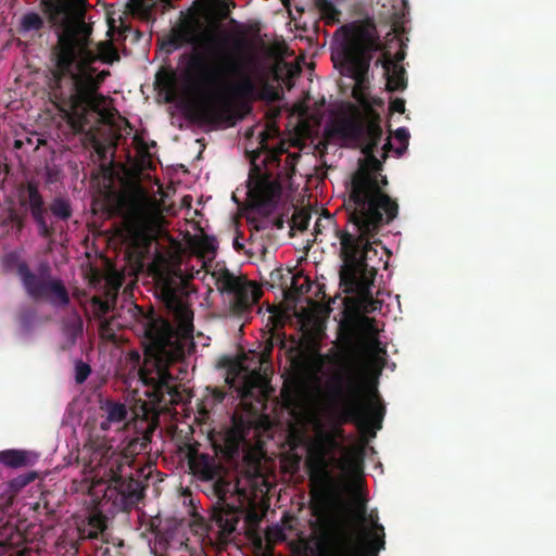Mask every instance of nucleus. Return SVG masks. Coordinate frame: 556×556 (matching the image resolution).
I'll list each match as a JSON object with an SVG mask.
<instances>
[{
  "label": "nucleus",
  "instance_id": "6",
  "mask_svg": "<svg viewBox=\"0 0 556 556\" xmlns=\"http://www.w3.org/2000/svg\"><path fill=\"white\" fill-rule=\"evenodd\" d=\"M340 242L339 256L342 265L339 270L340 285L346 293L355 294L357 306L364 313H374L381 309L382 302L374 299L372 286L377 276V268L369 265L371 253L378 252L374 244L381 243L377 236H361L350 233V230H336Z\"/></svg>",
  "mask_w": 556,
  "mask_h": 556
},
{
  "label": "nucleus",
  "instance_id": "2",
  "mask_svg": "<svg viewBox=\"0 0 556 556\" xmlns=\"http://www.w3.org/2000/svg\"><path fill=\"white\" fill-rule=\"evenodd\" d=\"M332 137L352 141L362 148L365 155L361 168L352 177L349 199L345 202L350 233L377 236L399 215L397 201L384 190L387 176L382 175L381 161L375 150L382 139L381 118L371 112L366 117L341 116L327 127Z\"/></svg>",
  "mask_w": 556,
  "mask_h": 556
},
{
  "label": "nucleus",
  "instance_id": "53",
  "mask_svg": "<svg viewBox=\"0 0 556 556\" xmlns=\"http://www.w3.org/2000/svg\"><path fill=\"white\" fill-rule=\"evenodd\" d=\"M205 41L206 42H212V38L211 37L210 38H205Z\"/></svg>",
  "mask_w": 556,
  "mask_h": 556
},
{
  "label": "nucleus",
  "instance_id": "50",
  "mask_svg": "<svg viewBox=\"0 0 556 556\" xmlns=\"http://www.w3.org/2000/svg\"><path fill=\"white\" fill-rule=\"evenodd\" d=\"M223 4H224L226 8L235 7V2H233V0H224V1H223Z\"/></svg>",
  "mask_w": 556,
  "mask_h": 556
},
{
  "label": "nucleus",
  "instance_id": "52",
  "mask_svg": "<svg viewBox=\"0 0 556 556\" xmlns=\"http://www.w3.org/2000/svg\"><path fill=\"white\" fill-rule=\"evenodd\" d=\"M230 24L235 25L236 27H240L238 22L236 20H233V18L230 20Z\"/></svg>",
  "mask_w": 556,
  "mask_h": 556
},
{
  "label": "nucleus",
  "instance_id": "11",
  "mask_svg": "<svg viewBox=\"0 0 556 556\" xmlns=\"http://www.w3.org/2000/svg\"><path fill=\"white\" fill-rule=\"evenodd\" d=\"M213 493L217 497L216 504L212 507L211 518L224 534H231L240 520L242 509L241 503H230L228 500L235 497L240 501L241 492L237 483L225 478L214 479ZM242 492V496H244Z\"/></svg>",
  "mask_w": 556,
  "mask_h": 556
},
{
  "label": "nucleus",
  "instance_id": "24",
  "mask_svg": "<svg viewBox=\"0 0 556 556\" xmlns=\"http://www.w3.org/2000/svg\"><path fill=\"white\" fill-rule=\"evenodd\" d=\"M0 463L9 468H21L29 464V453L22 450H4L0 452Z\"/></svg>",
  "mask_w": 556,
  "mask_h": 556
},
{
  "label": "nucleus",
  "instance_id": "5",
  "mask_svg": "<svg viewBox=\"0 0 556 556\" xmlns=\"http://www.w3.org/2000/svg\"><path fill=\"white\" fill-rule=\"evenodd\" d=\"M378 331L376 319L366 315L354 321L340 323L332 357L339 371L330 382V392L339 404L342 419L355 424L362 433L371 437H376V431L382 427L386 407L380 399L365 395L358 367L363 348L361 333L369 338Z\"/></svg>",
  "mask_w": 556,
  "mask_h": 556
},
{
  "label": "nucleus",
  "instance_id": "30",
  "mask_svg": "<svg viewBox=\"0 0 556 556\" xmlns=\"http://www.w3.org/2000/svg\"><path fill=\"white\" fill-rule=\"evenodd\" d=\"M154 0H129L128 9L137 15L146 17L150 14Z\"/></svg>",
  "mask_w": 556,
  "mask_h": 556
},
{
  "label": "nucleus",
  "instance_id": "45",
  "mask_svg": "<svg viewBox=\"0 0 556 556\" xmlns=\"http://www.w3.org/2000/svg\"><path fill=\"white\" fill-rule=\"evenodd\" d=\"M233 249L237 251V252H241L244 250V245L243 243L240 241V236H237L233 240Z\"/></svg>",
  "mask_w": 556,
  "mask_h": 556
},
{
  "label": "nucleus",
  "instance_id": "49",
  "mask_svg": "<svg viewBox=\"0 0 556 556\" xmlns=\"http://www.w3.org/2000/svg\"><path fill=\"white\" fill-rule=\"evenodd\" d=\"M274 226H276L278 229L283 228V219L282 218H276Z\"/></svg>",
  "mask_w": 556,
  "mask_h": 556
},
{
  "label": "nucleus",
  "instance_id": "7",
  "mask_svg": "<svg viewBox=\"0 0 556 556\" xmlns=\"http://www.w3.org/2000/svg\"><path fill=\"white\" fill-rule=\"evenodd\" d=\"M131 459L117 452L105 440H91L90 455L86 467L97 476H102L111 481L104 496L113 501L116 508L129 510L144 496V484L140 480L141 473H125L124 468L130 465Z\"/></svg>",
  "mask_w": 556,
  "mask_h": 556
},
{
  "label": "nucleus",
  "instance_id": "26",
  "mask_svg": "<svg viewBox=\"0 0 556 556\" xmlns=\"http://www.w3.org/2000/svg\"><path fill=\"white\" fill-rule=\"evenodd\" d=\"M49 210L52 215L61 220H67L72 216V207L68 200L64 198H55L50 203Z\"/></svg>",
  "mask_w": 556,
  "mask_h": 556
},
{
  "label": "nucleus",
  "instance_id": "27",
  "mask_svg": "<svg viewBox=\"0 0 556 556\" xmlns=\"http://www.w3.org/2000/svg\"><path fill=\"white\" fill-rule=\"evenodd\" d=\"M45 26L43 18L35 12H28L23 15L21 29L23 31L40 30Z\"/></svg>",
  "mask_w": 556,
  "mask_h": 556
},
{
  "label": "nucleus",
  "instance_id": "43",
  "mask_svg": "<svg viewBox=\"0 0 556 556\" xmlns=\"http://www.w3.org/2000/svg\"><path fill=\"white\" fill-rule=\"evenodd\" d=\"M110 52H111V55H106L103 58V61L106 62V63H112L116 60H118V54H117V51L114 49V48H110Z\"/></svg>",
  "mask_w": 556,
  "mask_h": 556
},
{
  "label": "nucleus",
  "instance_id": "31",
  "mask_svg": "<svg viewBox=\"0 0 556 556\" xmlns=\"http://www.w3.org/2000/svg\"><path fill=\"white\" fill-rule=\"evenodd\" d=\"M38 473L36 471H29L23 475H20L11 480V488L15 491H20L26 485H28L30 482H33L35 479H37Z\"/></svg>",
  "mask_w": 556,
  "mask_h": 556
},
{
  "label": "nucleus",
  "instance_id": "15",
  "mask_svg": "<svg viewBox=\"0 0 556 556\" xmlns=\"http://www.w3.org/2000/svg\"><path fill=\"white\" fill-rule=\"evenodd\" d=\"M18 202L22 207L30 212L37 225L39 236L45 239H50L55 230L46 219L48 211L45 206L43 197L39 191L38 182L30 180L21 185L18 188Z\"/></svg>",
  "mask_w": 556,
  "mask_h": 556
},
{
  "label": "nucleus",
  "instance_id": "38",
  "mask_svg": "<svg viewBox=\"0 0 556 556\" xmlns=\"http://www.w3.org/2000/svg\"><path fill=\"white\" fill-rule=\"evenodd\" d=\"M285 153L283 147H279L278 149H274L268 151L264 162L269 164H276L279 166L280 163V156Z\"/></svg>",
  "mask_w": 556,
  "mask_h": 556
},
{
  "label": "nucleus",
  "instance_id": "46",
  "mask_svg": "<svg viewBox=\"0 0 556 556\" xmlns=\"http://www.w3.org/2000/svg\"><path fill=\"white\" fill-rule=\"evenodd\" d=\"M382 149H383L382 157L386 159L387 157V153L392 150V143H391L390 139L387 140V142L384 143Z\"/></svg>",
  "mask_w": 556,
  "mask_h": 556
},
{
  "label": "nucleus",
  "instance_id": "22",
  "mask_svg": "<svg viewBox=\"0 0 556 556\" xmlns=\"http://www.w3.org/2000/svg\"><path fill=\"white\" fill-rule=\"evenodd\" d=\"M190 464L194 471L202 480H214L218 476L219 466L216 459L208 454H200L190 459Z\"/></svg>",
  "mask_w": 556,
  "mask_h": 556
},
{
  "label": "nucleus",
  "instance_id": "34",
  "mask_svg": "<svg viewBox=\"0 0 556 556\" xmlns=\"http://www.w3.org/2000/svg\"><path fill=\"white\" fill-rule=\"evenodd\" d=\"M242 366L237 363L232 362L228 368L227 376L225 378V382L230 387H235L236 378L241 374Z\"/></svg>",
  "mask_w": 556,
  "mask_h": 556
},
{
  "label": "nucleus",
  "instance_id": "18",
  "mask_svg": "<svg viewBox=\"0 0 556 556\" xmlns=\"http://www.w3.org/2000/svg\"><path fill=\"white\" fill-rule=\"evenodd\" d=\"M251 235H250V249L251 255H258L265 258L269 248H274L276 243V236L274 227L269 226L267 220H249Z\"/></svg>",
  "mask_w": 556,
  "mask_h": 556
},
{
  "label": "nucleus",
  "instance_id": "9",
  "mask_svg": "<svg viewBox=\"0 0 556 556\" xmlns=\"http://www.w3.org/2000/svg\"><path fill=\"white\" fill-rule=\"evenodd\" d=\"M377 49V42L365 29L357 28L345 36L341 49L332 53V61L340 63L343 72L362 85L367 78L371 51Z\"/></svg>",
  "mask_w": 556,
  "mask_h": 556
},
{
  "label": "nucleus",
  "instance_id": "51",
  "mask_svg": "<svg viewBox=\"0 0 556 556\" xmlns=\"http://www.w3.org/2000/svg\"><path fill=\"white\" fill-rule=\"evenodd\" d=\"M162 3H164L165 5H170L172 4V0H160Z\"/></svg>",
  "mask_w": 556,
  "mask_h": 556
},
{
  "label": "nucleus",
  "instance_id": "3",
  "mask_svg": "<svg viewBox=\"0 0 556 556\" xmlns=\"http://www.w3.org/2000/svg\"><path fill=\"white\" fill-rule=\"evenodd\" d=\"M185 283L180 269L161 273L156 278V296L177 323V328L153 311L143 315L147 344L139 377L148 387L144 394L154 404L174 392L169 366L185 357L186 341L193 337V312L182 299Z\"/></svg>",
  "mask_w": 556,
  "mask_h": 556
},
{
  "label": "nucleus",
  "instance_id": "28",
  "mask_svg": "<svg viewBox=\"0 0 556 556\" xmlns=\"http://www.w3.org/2000/svg\"><path fill=\"white\" fill-rule=\"evenodd\" d=\"M106 529V521L102 515H93L88 520V530L86 536L97 539Z\"/></svg>",
  "mask_w": 556,
  "mask_h": 556
},
{
  "label": "nucleus",
  "instance_id": "16",
  "mask_svg": "<svg viewBox=\"0 0 556 556\" xmlns=\"http://www.w3.org/2000/svg\"><path fill=\"white\" fill-rule=\"evenodd\" d=\"M119 205L125 218L140 230L150 229L156 220V213L150 200L140 190L122 197Z\"/></svg>",
  "mask_w": 556,
  "mask_h": 556
},
{
  "label": "nucleus",
  "instance_id": "29",
  "mask_svg": "<svg viewBox=\"0 0 556 556\" xmlns=\"http://www.w3.org/2000/svg\"><path fill=\"white\" fill-rule=\"evenodd\" d=\"M311 220V213L307 210H295L291 217V228L299 231L307 229Z\"/></svg>",
  "mask_w": 556,
  "mask_h": 556
},
{
  "label": "nucleus",
  "instance_id": "4",
  "mask_svg": "<svg viewBox=\"0 0 556 556\" xmlns=\"http://www.w3.org/2000/svg\"><path fill=\"white\" fill-rule=\"evenodd\" d=\"M97 59L89 39L74 31L60 34L51 48L50 93L60 111L71 114L74 127L84 128L88 113L99 112L104 102L98 90L111 73H96L92 64Z\"/></svg>",
  "mask_w": 556,
  "mask_h": 556
},
{
  "label": "nucleus",
  "instance_id": "54",
  "mask_svg": "<svg viewBox=\"0 0 556 556\" xmlns=\"http://www.w3.org/2000/svg\"><path fill=\"white\" fill-rule=\"evenodd\" d=\"M20 144H21V142H20V141H15V146H16L17 148L20 147Z\"/></svg>",
  "mask_w": 556,
  "mask_h": 556
},
{
  "label": "nucleus",
  "instance_id": "39",
  "mask_svg": "<svg viewBox=\"0 0 556 556\" xmlns=\"http://www.w3.org/2000/svg\"><path fill=\"white\" fill-rule=\"evenodd\" d=\"M318 8L321 11V13L326 15H331L338 13L333 3L330 0H318L317 1Z\"/></svg>",
  "mask_w": 556,
  "mask_h": 556
},
{
  "label": "nucleus",
  "instance_id": "13",
  "mask_svg": "<svg viewBox=\"0 0 556 556\" xmlns=\"http://www.w3.org/2000/svg\"><path fill=\"white\" fill-rule=\"evenodd\" d=\"M214 276L217 290L231 295L229 308L233 315L242 316L248 313L262 295L261 290L253 283L235 276L226 268Z\"/></svg>",
  "mask_w": 556,
  "mask_h": 556
},
{
  "label": "nucleus",
  "instance_id": "47",
  "mask_svg": "<svg viewBox=\"0 0 556 556\" xmlns=\"http://www.w3.org/2000/svg\"><path fill=\"white\" fill-rule=\"evenodd\" d=\"M129 357L131 361H134L136 364H139L140 362V354L136 351H132L129 353Z\"/></svg>",
  "mask_w": 556,
  "mask_h": 556
},
{
  "label": "nucleus",
  "instance_id": "44",
  "mask_svg": "<svg viewBox=\"0 0 556 556\" xmlns=\"http://www.w3.org/2000/svg\"><path fill=\"white\" fill-rule=\"evenodd\" d=\"M11 220L14 222L17 225L18 229H22L23 227V219L20 217L15 212H12L10 214Z\"/></svg>",
  "mask_w": 556,
  "mask_h": 556
},
{
  "label": "nucleus",
  "instance_id": "37",
  "mask_svg": "<svg viewBox=\"0 0 556 556\" xmlns=\"http://www.w3.org/2000/svg\"><path fill=\"white\" fill-rule=\"evenodd\" d=\"M205 394L213 399L216 403L222 404L226 397V391L218 387H206Z\"/></svg>",
  "mask_w": 556,
  "mask_h": 556
},
{
  "label": "nucleus",
  "instance_id": "1",
  "mask_svg": "<svg viewBox=\"0 0 556 556\" xmlns=\"http://www.w3.org/2000/svg\"><path fill=\"white\" fill-rule=\"evenodd\" d=\"M199 27L198 20L182 21L170 29L163 47L167 52H172L191 45L192 50L184 52L178 60V64L184 66L186 81L194 89L223 85L230 94L198 105L193 110V118L211 126L233 127L251 113V101L257 97L274 99L276 92L271 91L270 96L265 91L258 93L251 76L252 70L256 67V61L247 52L249 42L243 36L232 38L236 53L225 54L215 62L200 50L203 46L198 34Z\"/></svg>",
  "mask_w": 556,
  "mask_h": 556
},
{
  "label": "nucleus",
  "instance_id": "17",
  "mask_svg": "<svg viewBox=\"0 0 556 556\" xmlns=\"http://www.w3.org/2000/svg\"><path fill=\"white\" fill-rule=\"evenodd\" d=\"M250 424L242 417L233 416L231 426L219 433L222 443H214L223 456L228 460H233L240 455L241 445L245 442L250 432Z\"/></svg>",
  "mask_w": 556,
  "mask_h": 556
},
{
  "label": "nucleus",
  "instance_id": "32",
  "mask_svg": "<svg viewBox=\"0 0 556 556\" xmlns=\"http://www.w3.org/2000/svg\"><path fill=\"white\" fill-rule=\"evenodd\" d=\"M90 374L91 367L87 363L83 361H77L75 363V381L78 384L84 383L88 379Z\"/></svg>",
  "mask_w": 556,
  "mask_h": 556
},
{
  "label": "nucleus",
  "instance_id": "19",
  "mask_svg": "<svg viewBox=\"0 0 556 556\" xmlns=\"http://www.w3.org/2000/svg\"><path fill=\"white\" fill-rule=\"evenodd\" d=\"M404 59L403 53L396 54V61L390 58L380 61L384 70V76L387 78V89L389 91H403L407 87V79L405 77V68L399 64Z\"/></svg>",
  "mask_w": 556,
  "mask_h": 556
},
{
  "label": "nucleus",
  "instance_id": "35",
  "mask_svg": "<svg viewBox=\"0 0 556 556\" xmlns=\"http://www.w3.org/2000/svg\"><path fill=\"white\" fill-rule=\"evenodd\" d=\"M394 137L396 140H399L402 144V148H399L396 150V153L401 155L408 147V140H409V132L406 128L400 127L395 130Z\"/></svg>",
  "mask_w": 556,
  "mask_h": 556
},
{
  "label": "nucleus",
  "instance_id": "21",
  "mask_svg": "<svg viewBox=\"0 0 556 556\" xmlns=\"http://www.w3.org/2000/svg\"><path fill=\"white\" fill-rule=\"evenodd\" d=\"M7 538H0V556H23L26 539L14 528H8Z\"/></svg>",
  "mask_w": 556,
  "mask_h": 556
},
{
  "label": "nucleus",
  "instance_id": "40",
  "mask_svg": "<svg viewBox=\"0 0 556 556\" xmlns=\"http://www.w3.org/2000/svg\"><path fill=\"white\" fill-rule=\"evenodd\" d=\"M92 306L98 309L102 315H105L110 311V305L106 301L101 300L99 296L91 299Z\"/></svg>",
  "mask_w": 556,
  "mask_h": 556
},
{
  "label": "nucleus",
  "instance_id": "20",
  "mask_svg": "<svg viewBox=\"0 0 556 556\" xmlns=\"http://www.w3.org/2000/svg\"><path fill=\"white\" fill-rule=\"evenodd\" d=\"M102 409L105 412L106 416L100 422V431L106 432L113 426L116 427V430H119L124 427L128 415V410L125 404L108 402L105 406L102 407Z\"/></svg>",
  "mask_w": 556,
  "mask_h": 556
},
{
  "label": "nucleus",
  "instance_id": "25",
  "mask_svg": "<svg viewBox=\"0 0 556 556\" xmlns=\"http://www.w3.org/2000/svg\"><path fill=\"white\" fill-rule=\"evenodd\" d=\"M307 466L309 468L311 479L316 480L318 473L323 475L324 477H328L324 451H319L316 454H311L307 459Z\"/></svg>",
  "mask_w": 556,
  "mask_h": 556
},
{
  "label": "nucleus",
  "instance_id": "23",
  "mask_svg": "<svg viewBox=\"0 0 556 556\" xmlns=\"http://www.w3.org/2000/svg\"><path fill=\"white\" fill-rule=\"evenodd\" d=\"M40 5L52 23L65 18L72 8V0H41Z\"/></svg>",
  "mask_w": 556,
  "mask_h": 556
},
{
  "label": "nucleus",
  "instance_id": "48",
  "mask_svg": "<svg viewBox=\"0 0 556 556\" xmlns=\"http://www.w3.org/2000/svg\"><path fill=\"white\" fill-rule=\"evenodd\" d=\"M270 277H271V279H273V280H274L275 278H281V277H282V273H281V270H280V269H277V270H275V271H273V273L270 274Z\"/></svg>",
  "mask_w": 556,
  "mask_h": 556
},
{
  "label": "nucleus",
  "instance_id": "12",
  "mask_svg": "<svg viewBox=\"0 0 556 556\" xmlns=\"http://www.w3.org/2000/svg\"><path fill=\"white\" fill-rule=\"evenodd\" d=\"M17 274L31 300H46L54 307H66L70 304V294L62 280L39 276L33 273L25 263L17 266Z\"/></svg>",
  "mask_w": 556,
  "mask_h": 556
},
{
  "label": "nucleus",
  "instance_id": "36",
  "mask_svg": "<svg viewBox=\"0 0 556 556\" xmlns=\"http://www.w3.org/2000/svg\"><path fill=\"white\" fill-rule=\"evenodd\" d=\"M364 349H367L371 353L384 352V350L381 348V342L377 336L369 337L366 341L363 340L362 351Z\"/></svg>",
  "mask_w": 556,
  "mask_h": 556
},
{
  "label": "nucleus",
  "instance_id": "33",
  "mask_svg": "<svg viewBox=\"0 0 556 556\" xmlns=\"http://www.w3.org/2000/svg\"><path fill=\"white\" fill-rule=\"evenodd\" d=\"M219 405L208 395L204 394L199 406L198 412L202 416V418H208L210 414L215 409V407Z\"/></svg>",
  "mask_w": 556,
  "mask_h": 556
},
{
  "label": "nucleus",
  "instance_id": "10",
  "mask_svg": "<svg viewBox=\"0 0 556 556\" xmlns=\"http://www.w3.org/2000/svg\"><path fill=\"white\" fill-rule=\"evenodd\" d=\"M364 465L363 447L349 451L341 459V469L351 473L352 478L342 484V491L349 494V501L343 502L349 511L359 521L367 517V496L362 477Z\"/></svg>",
  "mask_w": 556,
  "mask_h": 556
},
{
  "label": "nucleus",
  "instance_id": "41",
  "mask_svg": "<svg viewBox=\"0 0 556 556\" xmlns=\"http://www.w3.org/2000/svg\"><path fill=\"white\" fill-rule=\"evenodd\" d=\"M390 110L396 113L405 112V101L402 98H395L390 102Z\"/></svg>",
  "mask_w": 556,
  "mask_h": 556
},
{
  "label": "nucleus",
  "instance_id": "14",
  "mask_svg": "<svg viewBox=\"0 0 556 556\" xmlns=\"http://www.w3.org/2000/svg\"><path fill=\"white\" fill-rule=\"evenodd\" d=\"M248 194L251 202L265 213L271 212L280 198L281 185L269 174H262L255 168L249 176Z\"/></svg>",
  "mask_w": 556,
  "mask_h": 556
},
{
  "label": "nucleus",
  "instance_id": "8",
  "mask_svg": "<svg viewBox=\"0 0 556 556\" xmlns=\"http://www.w3.org/2000/svg\"><path fill=\"white\" fill-rule=\"evenodd\" d=\"M384 545V528L378 522L363 533L340 526L316 544L313 556H365V552L378 553Z\"/></svg>",
  "mask_w": 556,
  "mask_h": 556
},
{
  "label": "nucleus",
  "instance_id": "42",
  "mask_svg": "<svg viewBox=\"0 0 556 556\" xmlns=\"http://www.w3.org/2000/svg\"><path fill=\"white\" fill-rule=\"evenodd\" d=\"M267 536L268 538L283 539V538H286V534H285V532L282 531L281 528L274 527V528L269 529V531L267 532Z\"/></svg>",
  "mask_w": 556,
  "mask_h": 556
}]
</instances>
